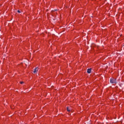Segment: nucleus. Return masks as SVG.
Masks as SVG:
<instances>
[{"label":"nucleus","mask_w":124,"mask_h":124,"mask_svg":"<svg viewBox=\"0 0 124 124\" xmlns=\"http://www.w3.org/2000/svg\"><path fill=\"white\" fill-rule=\"evenodd\" d=\"M110 82V83H111V84H114L115 83H116V78H111Z\"/></svg>","instance_id":"obj_1"},{"label":"nucleus","mask_w":124,"mask_h":124,"mask_svg":"<svg viewBox=\"0 0 124 124\" xmlns=\"http://www.w3.org/2000/svg\"><path fill=\"white\" fill-rule=\"evenodd\" d=\"M38 67H37V68H36L35 69H34V71H33V73H34L35 74H36V73H37V71H38Z\"/></svg>","instance_id":"obj_2"},{"label":"nucleus","mask_w":124,"mask_h":124,"mask_svg":"<svg viewBox=\"0 0 124 124\" xmlns=\"http://www.w3.org/2000/svg\"><path fill=\"white\" fill-rule=\"evenodd\" d=\"M91 72H92V69L91 68L88 69L87 70V73H91Z\"/></svg>","instance_id":"obj_3"},{"label":"nucleus","mask_w":124,"mask_h":124,"mask_svg":"<svg viewBox=\"0 0 124 124\" xmlns=\"http://www.w3.org/2000/svg\"><path fill=\"white\" fill-rule=\"evenodd\" d=\"M67 110L68 112H70V109H69V108L68 107L67 108Z\"/></svg>","instance_id":"obj_4"},{"label":"nucleus","mask_w":124,"mask_h":124,"mask_svg":"<svg viewBox=\"0 0 124 124\" xmlns=\"http://www.w3.org/2000/svg\"><path fill=\"white\" fill-rule=\"evenodd\" d=\"M23 83H24V82H23V81L20 82V84H23Z\"/></svg>","instance_id":"obj_5"},{"label":"nucleus","mask_w":124,"mask_h":124,"mask_svg":"<svg viewBox=\"0 0 124 124\" xmlns=\"http://www.w3.org/2000/svg\"><path fill=\"white\" fill-rule=\"evenodd\" d=\"M17 12H18V13H20V12L19 10H18V11H17Z\"/></svg>","instance_id":"obj_6"}]
</instances>
